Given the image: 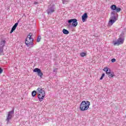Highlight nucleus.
<instances>
[{
  "instance_id": "423d86ee",
  "label": "nucleus",
  "mask_w": 126,
  "mask_h": 126,
  "mask_svg": "<svg viewBox=\"0 0 126 126\" xmlns=\"http://www.w3.org/2000/svg\"><path fill=\"white\" fill-rule=\"evenodd\" d=\"M14 114V110L13 109L11 111L8 112L7 116H6V122L7 124H10V120L12 119V116Z\"/></svg>"
},
{
  "instance_id": "6e6552de",
  "label": "nucleus",
  "mask_w": 126,
  "mask_h": 126,
  "mask_svg": "<svg viewBox=\"0 0 126 126\" xmlns=\"http://www.w3.org/2000/svg\"><path fill=\"white\" fill-rule=\"evenodd\" d=\"M68 24L72 23V26H73V27H76V26H77V24H78L76 19H71L68 20Z\"/></svg>"
},
{
  "instance_id": "9b49d317",
  "label": "nucleus",
  "mask_w": 126,
  "mask_h": 126,
  "mask_svg": "<svg viewBox=\"0 0 126 126\" xmlns=\"http://www.w3.org/2000/svg\"><path fill=\"white\" fill-rule=\"evenodd\" d=\"M20 22V21L18 20L17 22L12 27L11 31H10V33H12V32H13V31H14L16 29V27H17V26H18V23H19V22Z\"/></svg>"
},
{
  "instance_id": "a211bd4d",
  "label": "nucleus",
  "mask_w": 126,
  "mask_h": 126,
  "mask_svg": "<svg viewBox=\"0 0 126 126\" xmlns=\"http://www.w3.org/2000/svg\"><path fill=\"white\" fill-rule=\"evenodd\" d=\"M124 33H122L119 36V38L120 39H124Z\"/></svg>"
},
{
  "instance_id": "4be33fe9",
  "label": "nucleus",
  "mask_w": 126,
  "mask_h": 126,
  "mask_svg": "<svg viewBox=\"0 0 126 126\" xmlns=\"http://www.w3.org/2000/svg\"><path fill=\"white\" fill-rule=\"evenodd\" d=\"M104 76H105V73H103L100 78V80H102L103 78H104Z\"/></svg>"
},
{
  "instance_id": "393cba45",
  "label": "nucleus",
  "mask_w": 126,
  "mask_h": 126,
  "mask_svg": "<svg viewBox=\"0 0 126 126\" xmlns=\"http://www.w3.org/2000/svg\"><path fill=\"white\" fill-rule=\"evenodd\" d=\"M57 69H57V68H56V69H54V70H53V72H57Z\"/></svg>"
},
{
  "instance_id": "20e7f679",
  "label": "nucleus",
  "mask_w": 126,
  "mask_h": 126,
  "mask_svg": "<svg viewBox=\"0 0 126 126\" xmlns=\"http://www.w3.org/2000/svg\"><path fill=\"white\" fill-rule=\"evenodd\" d=\"M90 106V102L88 101H83L80 105V110L83 112L84 111H87L89 109Z\"/></svg>"
},
{
  "instance_id": "6ab92c4d",
  "label": "nucleus",
  "mask_w": 126,
  "mask_h": 126,
  "mask_svg": "<svg viewBox=\"0 0 126 126\" xmlns=\"http://www.w3.org/2000/svg\"><path fill=\"white\" fill-rule=\"evenodd\" d=\"M109 68L108 67H105L103 69L104 71H105L106 72H108V69Z\"/></svg>"
},
{
  "instance_id": "9d476101",
  "label": "nucleus",
  "mask_w": 126,
  "mask_h": 126,
  "mask_svg": "<svg viewBox=\"0 0 126 126\" xmlns=\"http://www.w3.org/2000/svg\"><path fill=\"white\" fill-rule=\"evenodd\" d=\"M124 39L119 38L116 41H114V46H116V45L118 46L119 45H122V44H124Z\"/></svg>"
},
{
  "instance_id": "a878e982",
  "label": "nucleus",
  "mask_w": 126,
  "mask_h": 126,
  "mask_svg": "<svg viewBox=\"0 0 126 126\" xmlns=\"http://www.w3.org/2000/svg\"><path fill=\"white\" fill-rule=\"evenodd\" d=\"M37 3H38V2H34V4H37Z\"/></svg>"
},
{
  "instance_id": "39448f33",
  "label": "nucleus",
  "mask_w": 126,
  "mask_h": 126,
  "mask_svg": "<svg viewBox=\"0 0 126 126\" xmlns=\"http://www.w3.org/2000/svg\"><path fill=\"white\" fill-rule=\"evenodd\" d=\"M5 44H6V41H5V39H2L0 41V56L3 55V48H4Z\"/></svg>"
},
{
  "instance_id": "dca6fc26",
  "label": "nucleus",
  "mask_w": 126,
  "mask_h": 126,
  "mask_svg": "<svg viewBox=\"0 0 126 126\" xmlns=\"http://www.w3.org/2000/svg\"><path fill=\"white\" fill-rule=\"evenodd\" d=\"M36 94H37V92H36V91H33L32 93V97H35V96H36Z\"/></svg>"
},
{
  "instance_id": "2eb2a0df",
  "label": "nucleus",
  "mask_w": 126,
  "mask_h": 126,
  "mask_svg": "<svg viewBox=\"0 0 126 126\" xmlns=\"http://www.w3.org/2000/svg\"><path fill=\"white\" fill-rule=\"evenodd\" d=\"M63 34H65L66 35H67L69 33V32H68V31H67V30H65V29H63Z\"/></svg>"
},
{
  "instance_id": "f3484780",
  "label": "nucleus",
  "mask_w": 126,
  "mask_h": 126,
  "mask_svg": "<svg viewBox=\"0 0 126 126\" xmlns=\"http://www.w3.org/2000/svg\"><path fill=\"white\" fill-rule=\"evenodd\" d=\"M80 56L81 57H85V56H86V53L84 52H82L80 53Z\"/></svg>"
},
{
  "instance_id": "4468645a",
  "label": "nucleus",
  "mask_w": 126,
  "mask_h": 126,
  "mask_svg": "<svg viewBox=\"0 0 126 126\" xmlns=\"http://www.w3.org/2000/svg\"><path fill=\"white\" fill-rule=\"evenodd\" d=\"M63 4H67L69 2L70 0H62Z\"/></svg>"
},
{
  "instance_id": "f257e3e1",
  "label": "nucleus",
  "mask_w": 126,
  "mask_h": 126,
  "mask_svg": "<svg viewBox=\"0 0 126 126\" xmlns=\"http://www.w3.org/2000/svg\"><path fill=\"white\" fill-rule=\"evenodd\" d=\"M110 8L113 11L111 13V17L108 22V26H112V25L118 20V17H119L118 13L121 12V10H122L121 8L117 7L115 4L112 5L110 6Z\"/></svg>"
},
{
  "instance_id": "b1692460",
  "label": "nucleus",
  "mask_w": 126,
  "mask_h": 126,
  "mask_svg": "<svg viewBox=\"0 0 126 126\" xmlns=\"http://www.w3.org/2000/svg\"><path fill=\"white\" fill-rule=\"evenodd\" d=\"M2 71H3V70H2V68L0 67V73H2Z\"/></svg>"
},
{
  "instance_id": "ddd939ff",
  "label": "nucleus",
  "mask_w": 126,
  "mask_h": 126,
  "mask_svg": "<svg viewBox=\"0 0 126 126\" xmlns=\"http://www.w3.org/2000/svg\"><path fill=\"white\" fill-rule=\"evenodd\" d=\"M108 76L110 77V78H112V77H114V76H116L115 74H114V72H110V74H108Z\"/></svg>"
},
{
  "instance_id": "aec40b11",
  "label": "nucleus",
  "mask_w": 126,
  "mask_h": 126,
  "mask_svg": "<svg viewBox=\"0 0 126 126\" xmlns=\"http://www.w3.org/2000/svg\"><path fill=\"white\" fill-rule=\"evenodd\" d=\"M111 73V69L108 68L107 72H106V74H110Z\"/></svg>"
},
{
  "instance_id": "412c9836",
  "label": "nucleus",
  "mask_w": 126,
  "mask_h": 126,
  "mask_svg": "<svg viewBox=\"0 0 126 126\" xmlns=\"http://www.w3.org/2000/svg\"><path fill=\"white\" fill-rule=\"evenodd\" d=\"M41 41V36H39L37 38V42H40Z\"/></svg>"
},
{
  "instance_id": "0eeeda50",
  "label": "nucleus",
  "mask_w": 126,
  "mask_h": 126,
  "mask_svg": "<svg viewBox=\"0 0 126 126\" xmlns=\"http://www.w3.org/2000/svg\"><path fill=\"white\" fill-rule=\"evenodd\" d=\"M55 9L56 8L55 7V5H50L48 6L47 10H46L47 14L50 15L52 14V13H54V12H55Z\"/></svg>"
},
{
  "instance_id": "f03ea898",
  "label": "nucleus",
  "mask_w": 126,
  "mask_h": 126,
  "mask_svg": "<svg viewBox=\"0 0 126 126\" xmlns=\"http://www.w3.org/2000/svg\"><path fill=\"white\" fill-rule=\"evenodd\" d=\"M32 35H33L32 33H30L25 40V44L27 47H29L30 48H33L34 46V43L33 42L34 39L32 38Z\"/></svg>"
},
{
  "instance_id": "5701e85b",
  "label": "nucleus",
  "mask_w": 126,
  "mask_h": 126,
  "mask_svg": "<svg viewBox=\"0 0 126 126\" xmlns=\"http://www.w3.org/2000/svg\"><path fill=\"white\" fill-rule=\"evenodd\" d=\"M111 62H112V63H115V62H116V59H112L111 60Z\"/></svg>"
},
{
  "instance_id": "7ed1b4c3",
  "label": "nucleus",
  "mask_w": 126,
  "mask_h": 126,
  "mask_svg": "<svg viewBox=\"0 0 126 126\" xmlns=\"http://www.w3.org/2000/svg\"><path fill=\"white\" fill-rule=\"evenodd\" d=\"M37 94V98H38L39 101L42 102L46 96V93L41 88H38L36 90Z\"/></svg>"
},
{
  "instance_id": "f8f14e48",
  "label": "nucleus",
  "mask_w": 126,
  "mask_h": 126,
  "mask_svg": "<svg viewBox=\"0 0 126 126\" xmlns=\"http://www.w3.org/2000/svg\"><path fill=\"white\" fill-rule=\"evenodd\" d=\"M88 18L87 13H85L82 16V20L83 22H85L86 19Z\"/></svg>"
},
{
  "instance_id": "1a4fd4ad",
  "label": "nucleus",
  "mask_w": 126,
  "mask_h": 126,
  "mask_svg": "<svg viewBox=\"0 0 126 126\" xmlns=\"http://www.w3.org/2000/svg\"><path fill=\"white\" fill-rule=\"evenodd\" d=\"M33 72H37V75L40 78H42V76H43V73L41 71V69L39 68H35L33 70Z\"/></svg>"
}]
</instances>
